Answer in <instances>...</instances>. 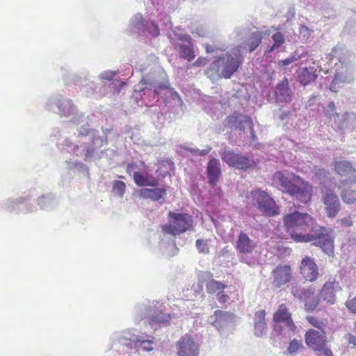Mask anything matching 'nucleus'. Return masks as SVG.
Returning <instances> with one entry per match:
<instances>
[{
	"label": "nucleus",
	"instance_id": "42",
	"mask_svg": "<svg viewBox=\"0 0 356 356\" xmlns=\"http://www.w3.org/2000/svg\"><path fill=\"white\" fill-rule=\"evenodd\" d=\"M298 59V58H297L294 56H290L284 60H280L278 62V66L280 68L284 67L285 66L290 65L293 62L296 61Z\"/></svg>",
	"mask_w": 356,
	"mask_h": 356
},
{
	"label": "nucleus",
	"instance_id": "12",
	"mask_svg": "<svg viewBox=\"0 0 356 356\" xmlns=\"http://www.w3.org/2000/svg\"><path fill=\"white\" fill-rule=\"evenodd\" d=\"M272 275V284L275 288H280L293 278L291 266L288 264H279L273 270Z\"/></svg>",
	"mask_w": 356,
	"mask_h": 356
},
{
	"label": "nucleus",
	"instance_id": "27",
	"mask_svg": "<svg viewBox=\"0 0 356 356\" xmlns=\"http://www.w3.org/2000/svg\"><path fill=\"white\" fill-rule=\"evenodd\" d=\"M170 320V315L163 313L161 311H154L149 317V323L153 327L155 325H167Z\"/></svg>",
	"mask_w": 356,
	"mask_h": 356
},
{
	"label": "nucleus",
	"instance_id": "40",
	"mask_svg": "<svg viewBox=\"0 0 356 356\" xmlns=\"http://www.w3.org/2000/svg\"><path fill=\"white\" fill-rule=\"evenodd\" d=\"M170 87L168 83H161L154 87V92L155 95H159L161 91L168 90L169 91Z\"/></svg>",
	"mask_w": 356,
	"mask_h": 356
},
{
	"label": "nucleus",
	"instance_id": "38",
	"mask_svg": "<svg viewBox=\"0 0 356 356\" xmlns=\"http://www.w3.org/2000/svg\"><path fill=\"white\" fill-rule=\"evenodd\" d=\"M266 323H254V334L261 337L266 332Z\"/></svg>",
	"mask_w": 356,
	"mask_h": 356
},
{
	"label": "nucleus",
	"instance_id": "36",
	"mask_svg": "<svg viewBox=\"0 0 356 356\" xmlns=\"http://www.w3.org/2000/svg\"><path fill=\"white\" fill-rule=\"evenodd\" d=\"M337 227L343 228V227H350L353 225V220L350 216H345L342 218L338 219L336 221Z\"/></svg>",
	"mask_w": 356,
	"mask_h": 356
},
{
	"label": "nucleus",
	"instance_id": "43",
	"mask_svg": "<svg viewBox=\"0 0 356 356\" xmlns=\"http://www.w3.org/2000/svg\"><path fill=\"white\" fill-rule=\"evenodd\" d=\"M149 32L152 34L153 36L156 37L159 35V29L156 24H152L149 29Z\"/></svg>",
	"mask_w": 356,
	"mask_h": 356
},
{
	"label": "nucleus",
	"instance_id": "29",
	"mask_svg": "<svg viewBox=\"0 0 356 356\" xmlns=\"http://www.w3.org/2000/svg\"><path fill=\"white\" fill-rule=\"evenodd\" d=\"M306 320L311 325L318 328L321 331H325L324 328L327 324V319L326 318H318L312 315L307 316Z\"/></svg>",
	"mask_w": 356,
	"mask_h": 356
},
{
	"label": "nucleus",
	"instance_id": "17",
	"mask_svg": "<svg viewBox=\"0 0 356 356\" xmlns=\"http://www.w3.org/2000/svg\"><path fill=\"white\" fill-rule=\"evenodd\" d=\"M225 124L227 127L235 126L236 128L240 130H244V124H247L250 129L253 130V123L250 117L248 115H243L242 114L234 113L232 115L228 116L225 120Z\"/></svg>",
	"mask_w": 356,
	"mask_h": 356
},
{
	"label": "nucleus",
	"instance_id": "15",
	"mask_svg": "<svg viewBox=\"0 0 356 356\" xmlns=\"http://www.w3.org/2000/svg\"><path fill=\"white\" fill-rule=\"evenodd\" d=\"M305 343L314 351L319 350L327 343L325 332L309 329L305 333Z\"/></svg>",
	"mask_w": 356,
	"mask_h": 356
},
{
	"label": "nucleus",
	"instance_id": "18",
	"mask_svg": "<svg viewBox=\"0 0 356 356\" xmlns=\"http://www.w3.org/2000/svg\"><path fill=\"white\" fill-rule=\"evenodd\" d=\"M179 40L186 42L181 43L178 46L179 57L188 61H192L195 58V54L191 38L185 35L179 37Z\"/></svg>",
	"mask_w": 356,
	"mask_h": 356
},
{
	"label": "nucleus",
	"instance_id": "1",
	"mask_svg": "<svg viewBox=\"0 0 356 356\" xmlns=\"http://www.w3.org/2000/svg\"><path fill=\"white\" fill-rule=\"evenodd\" d=\"M286 232L297 243L314 242L328 255L334 254V236L332 229L318 225L307 213L294 211L283 217Z\"/></svg>",
	"mask_w": 356,
	"mask_h": 356
},
{
	"label": "nucleus",
	"instance_id": "35",
	"mask_svg": "<svg viewBox=\"0 0 356 356\" xmlns=\"http://www.w3.org/2000/svg\"><path fill=\"white\" fill-rule=\"evenodd\" d=\"M126 190V184L122 181H115L113 184V191L120 197H123Z\"/></svg>",
	"mask_w": 356,
	"mask_h": 356
},
{
	"label": "nucleus",
	"instance_id": "9",
	"mask_svg": "<svg viewBox=\"0 0 356 356\" xmlns=\"http://www.w3.org/2000/svg\"><path fill=\"white\" fill-rule=\"evenodd\" d=\"M178 356H199L200 346L190 334H184L176 342Z\"/></svg>",
	"mask_w": 356,
	"mask_h": 356
},
{
	"label": "nucleus",
	"instance_id": "3",
	"mask_svg": "<svg viewBox=\"0 0 356 356\" xmlns=\"http://www.w3.org/2000/svg\"><path fill=\"white\" fill-rule=\"evenodd\" d=\"M241 47L232 49L231 52L223 56L217 57L207 71L209 76L215 73L220 78L229 79L241 65L243 57L241 54Z\"/></svg>",
	"mask_w": 356,
	"mask_h": 356
},
{
	"label": "nucleus",
	"instance_id": "23",
	"mask_svg": "<svg viewBox=\"0 0 356 356\" xmlns=\"http://www.w3.org/2000/svg\"><path fill=\"white\" fill-rule=\"evenodd\" d=\"M297 80L302 86H307L314 81L317 78V74L313 69L300 67L297 70Z\"/></svg>",
	"mask_w": 356,
	"mask_h": 356
},
{
	"label": "nucleus",
	"instance_id": "52",
	"mask_svg": "<svg viewBox=\"0 0 356 356\" xmlns=\"http://www.w3.org/2000/svg\"><path fill=\"white\" fill-rule=\"evenodd\" d=\"M141 83H145V80H144L143 79H142Z\"/></svg>",
	"mask_w": 356,
	"mask_h": 356
},
{
	"label": "nucleus",
	"instance_id": "13",
	"mask_svg": "<svg viewBox=\"0 0 356 356\" xmlns=\"http://www.w3.org/2000/svg\"><path fill=\"white\" fill-rule=\"evenodd\" d=\"M227 288V284L214 279H211L206 283L207 292L214 296L221 305H225L230 300V297L225 292Z\"/></svg>",
	"mask_w": 356,
	"mask_h": 356
},
{
	"label": "nucleus",
	"instance_id": "33",
	"mask_svg": "<svg viewBox=\"0 0 356 356\" xmlns=\"http://www.w3.org/2000/svg\"><path fill=\"white\" fill-rule=\"evenodd\" d=\"M324 113L330 120L335 119L339 116V114L336 111V106L333 102H330L327 104V109L325 110Z\"/></svg>",
	"mask_w": 356,
	"mask_h": 356
},
{
	"label": "nucleus",
	"instance_id": "6",
	"mask_svg": "<svg viewBox=\"0 0 356 356\" xmlns=\"http://www.w3.org/2000/svg\"><path fill=\"white\" fill-rule=\"evenodd\" d=\"M273 330L279 334H285L286 330L291 332H294L296 330L291 314L286 304H281L279 306L273 314Z\"/></svg>",
	"mask_w": 356,
	"mask_h": 356
},
{
	"label": "nucleus",
	"instance_id": "51",
	"mask_svg": "<svg viewBox=\"0 0 356 356\" xmlns=\"http://www.w3.org/2000/svg\"><path fill=\"white\" fill-rule=\"evenodd\" d=\"M44 200V197H41L38 201H39V204H42L43 202V200Z\"/></svg>",
	"mask_w": 356,
	"mask_h": 356
},
{
	"label": "nucleus",
	"instance_id": "48",
	"mask_svg": "<svg viewBox=\"0 0 356 356\" xmlns=\"http://www.w3.org/2000/svg\"><path fill=\"white\" fill-rule=\"evenodd\" d=\"M136 167V165L135 163H129V164H128L127 168V172L129 175H131L133 171L135 170Z\"/></svg>",
	"mask_w": 356,
	"mask_h": 356
},
{
	"label": "nucleus",
	"instance_id": "2",
	"mask_svg": "<svg viewBox=\"0 0 356 356\" xmlns=\"http://www.w3.org/2000/svg\"><path fill=\"white\" fill-rule=\"evenodd\" d=\"M273 180L280 185L283 192L300 202L307 204L312 200L314 186L299 175L291 173L286 176L278 171L273 175Z\"/></svg>",
	"mask_w": 356,
	"mask_h": 356
},
{
	"label": "nucleus",
	"instance_id": "45",
	"mask_svg": "<svg viewBox=\"0 0 356 356\" xmlns=\"http://www.w3.org/2000/svg\"><path fill=\"white\" fill-rule=\"evenodd\" d=\"M115 75L114 72H105L102 74L101 77L106 80H112L113 76Z\"/></svg>",
	"mask_w": 356,
	"mask_h": 356
},
{
	"label": "nucleus",
	"instance_id": "20",
	"mask_svg": "<svg viewBox=\"0 0 356 356\" xmlns=\"http://www.w3.org/2000/svg\"><path fill=\"white\" fill-rule=\"evenodd\" d=\"M207 174L209 184L212 186H215L222 174L219 160L215 158H211L209 160L207 164Z\"/></svg>",
	"mask_w": 356,
	"mask_h": 356
},
{
	"label": "nucleus",
	"instance_id": "39",
	"mask_svg": "<svg viewBox=\"0 0 356 356\" xmlns=\"http://www.w3.org/2000/svg\"><path fill=\"white\" fill-rule=\"evenodd\" d=\"M265 316L266 311L264 309L257 311L254 314V323H266Z\"/></svg>",
	"mask_w": 356,
	"mask_h": 356
},
{
	"label": "nucleus",
	"instance_id": "11",
	"mask_svg": "<svg viewBox=\"0 0 356 356\" xmlns=\"http://www.w3.org/2000/svg\"><path fill=\"white\" fill-rule=\"evenodd\" d=\"M322 202L326 216L330 218H335L341 210V202L337 195L332 191L328 190L322 195Z\"/></svg>",
	"mask_w": 356,
	"mask_h": 356
},
{
	"label": "nucleus",
	"instance_id": "19",
	"mask_svg": "<svg viewBox=\"0 0 356 356\" xmlns=\"http://www.w3.org/2000/svg\"><path fill=\"white\" fill-rule=\"evenodd\" d=\"M292 95L288 79L284 77L275 87V98L278 102L287 103L291 101Z\"/></svg>",
	"mask_w": 356,
	"mask_h": 356
},
{
	"label": "nucleus",
	"instance_id": "22",
	"mask_svg": "<svg viewBox=\"0 0 356 356\" xmlns=\"http://www.w3.org/2000/svg\"><path fill=\"white\" fill-rule=\"evenodd\" d=\"M264 35L261 31H254L248 35L245 40L242 43L241 49L248 50L249 52L254 51L261 43Z\"/></svg>",
	"mask_w": 356,
	"mask_h": 356
},
{
	"label": "nucleus",
	"instance_id": "46",
	"mask_svg": "<svg viewBox=\"0 0 356 356\" xmlns=\"http://www.w3.org/2000/svg\"><path fill=\"white\" fill-rule=\"evenodd\" d=\"M193 154L195 155H199V156H205L209 152V149H192L191 151Z\"/></svg>",
	"mask_w": 356,
	"mask_h": 356
},
{
	"label": "nucleus",
	"instance_id": "28",
	"mask_svg": "<svg viewBox=\"0 0 356 356\" xmlns=\"http://www.w3.org/2000/svg\"><path fill=\"white\" fill-rule=\"evenodd\" d=\"M341 197L343 202L351 204L356 202V184L343 186Z\"/></svg>",
	"mask_w": 356,
	"mask_h": 356
},
{
	"label": "nucleus",
	"instance_id": "4",
	"mask_svg": "<svg viewBox=\"0 0 356 356\" xmlns=\"http://www.w3.org/2000/svg\"><path fill=\"white\" fill-rule=\"evenodd\" d=\"M168 217L170 219L169 223L161 227L163 233L176 236L187 231L194 230L193 219L189 213L170 211Z\"/></svg>",
	"mask_w": 356,
	"mask_h": 356
},
{
	"label": "nucleus",
	"instance_id": "14",
	"mask_svg": "<svg viewBox=\"0 0 356 356\" xmlns=\"http://www.w3.org/2000/svg\"><path fill=\"white\" fill-rule=\"evenodd\" d=\"M300 271L302 277L307 282H314L318 276V269L314 260L309 257H305L301 261Z\"/></svg>",
	"mask_w": 356,
	"mask_h": 356
},
{
	"label": "nucleus",
	"instance_id": "44",
	"mask_svg": "<svg viewBox=\"0 0 356 356\" xmlns=\"http://www.w3.org/2000/svg\"><path fill=\"white\" fill-rule=\"evenodd\" d=\"M206 58H198L193 64L195 67L204 66L207 64Z\"/></svg>",
	"mask_w": 356,
	"mask_h": 356
},
{
	"label": "nucleus",
	"instance_id": "5",
	"mask_svg": "<svg viewBox=\"0 0 356 356\" xmlns=\"http://www.w3.org/2000/svg\"><path fill=\"white\" fill-rule=\"evenodd\" d=\"M249 198L252 205L257 207L264 216H274L279 213V208L275 202L266 191L261 190L252 191Z\"/></svg>",
	"mask_w": 356,
	"mask_h": 356
},
{
	"label": "nucleus",
	"instance_id": "50",
	"mask_svg": "<svg viewBox=\"0 0 356 356\" xmlns=\"http://www.w3.org/2000/svg\"><path fill=\"white\" fill-rule=\"evenodd\" d=\"M350 343H353L354 346L356 348V337H351L350 338Z\"/></svg>",
	"mask_w": 356,
	"mask_h": 356
},
{
	"label": "nucleus",
	"instance_id": "7",
	"mask_svg": "<svg viewBox=\"0 0 356 356\" xmlns=\"http://www.w3.org/2000/svg\"><path fill=\"white\" fill-rule=\"evenodd\" d=\"M221 159L229 167L237 170L246 171L253 169L257 162L242 154L235 153L232 150H225L220 154Z\"/></svg>",
	"mask_w": 356,
	"mask_h": 356
},
{
	"label": "nucleus",
	"instance_id": "21",
	"mask_svg": "<svg viewBox=\"0 0 356 356\" xmlns=\"http://www.w3.org/2000/svg\"><path fill=\"white\" fill-rule=\"evenodd\" d=\"M315 291L316 290L314 287L302 288L298 284L292 286L291 289V293L293 296L298 298L300 300L304 301L305 306L314 298Z\"/></svg>",
	"mask_w": 356,
	"mask_h": 356
},
{
	"label": "nucleus",
	"instance_id": "26",
	"mask_svg": "<svg viewBox=\"0 0 356 356\" xmlns=\"http://www.w3.org/2000/svg\"><path fill=\"white\" fill-rule=\"evenodd\" d=\"M233 314L231 312L223 310H216L213 315L211 318H214L211 324L218 329H220L229 319L232 317Z\"/></svg>",
	"mask_w": 356,
	"mask_h": 356
},
{
	"label": "nucleus",
	"instance_id": "10",
	"mask_svg": "<svg viewBox=\"0 0 356 356\" xmlns=\"http://www.w3.org/2000/svg\"><path fill=\"white\" fill-rule=\"evenodd\" d=\"M333 165L334 171L339 175L341 177L348 176V179L341 181L342 186L356 184V170L350 162L342 159L334 160Z\"/></svg>",
	"mask_w": 356,
	"mask_h": 356
},
{
	"label": "nucleus",
	"instance_id": "34",
	"mask_svg": "<svg viewBox=\"0 0 356 356\" xmlns=\"http://www.w3.org/2000/svg\"><path fill=\"white\" fill-rule=\"evenodd\" d=\"M303 348L302 340L293 339L289 343L288 352L290 354L297 353Z\"/></svg>",
	"mask_w": 356,
	"mask_h": 356
},
{
	"label": "nucleus",
	"instance_id": "47",
	"mask_svg": "<svg viewBox=\"0 0 356 356\" xmlns=\"http://www.w3.org/2000/svg\"><path fill=\"white\" fill-rule=\"evenodd\" d=\"M168 93L173 99H175L177 98L179 100H181L179 94L173 88H170L168 91Z\"/></svg>",
	"mask_w": 356,
	"mask_h": 356
},
{
	"label": "nucleus",
	"instance_id": "16",
	"mask_svg": "<svg viewBox=\"0 0 356 356\" xmlns=\"http://www.w3.org/2000/svg\"><path fill=\"white\" fill-rule=\"evenodd\" d=\"M256 247L257 243L246 233L243 231L239 232L235 245V249L238 254L242 255L250 254Z\"/></svg>",
	"mask_w": 356,
	"mask_h": 356
},
{
	"label": "nucleus",
	"instance_id": "37",
	"mask_svg": "<svg viewBox=\"0 0 356 356\" xmlns=\"http://www.w3.org/2000/svg\"><path fill=\"white\" fill-rule=\"evenodd\" d=\"M345 305L351 313L356 314V295L353 298L350 296Z\"/></svg>",
	"mask_w": 356,
	"mask_h": 356
},
{
	"label": "nucleus",
	"instance_id": "8",
	"mask_svg": "<svg viewBox=\"0 0 356 356\" xmlns=\"http://www.w3.org/2000/svg\"><path fill=\"white\" fill-rule=\"evenodd\" d=\"M321 302L327 305H334L336 302L334 282H325L318 296L305 305V311L308 312L315 310Z\"/></svg>",
	"mask_w": 356,
	"mask_h": 356
},
{
	"label": "nucleus",
	"instance_id": "32",
	"mask_svg": "<svg viewBox=\"0 0 356 356\" xmlns=\"http://www.w3.org/2000/svg\"><path fill=\"white\" fill-rule=\"evenodd\" d=\"M134 346H138V344H139L143 350L147 351H150L153 349V344H154V338L152 337V339L148 340H141L138 338H136L135 340H134Z\"/></svg>",
	"mask_w": 356,
	"mask_h": 356
},
{
	"label": "nucleus",
	"instance_id": "30",
	"mask_svg": "<svg viewBox=\"0 0 356 356\" xmlns=\"http://www.w3.org/2000/svg\"><path fill=\"white\" fill-rule=\"evenodd\" d=\"M272 39L274 41V44L272 47L268 48L266 50V52L268 53L272 52L275 49L280 47L285 41L283 34L280 32H276L274 33L272 36Z\"/></svg>",
	"mask_w": 356,
	"mask_h": 356
},
{
	"label": "nucleus",
	"instance_id": "25",
	"mask_svg": "<svg viewBox=\"0 0 356 356\" xmlns=\"http://www.w3.org/2000/svg\"><path fill=\"white\" fill-rule=\"evenodd\" d=\"M133 179L138 186H156L158 185L156 178L151 175H144L140 172H134Z\"/></svg>",
	"mask_w": 356,
	"mask_h": 356
},
{
	"label": "nucleus",
	"instance_id": "31",
	"mask_svg": "<svg viewBox=\"0 0 356 356\" xmlns=\"http://www.w3.org/2000/svg\"><path fill=\"white\" fill-rule=\"evenodd\" d=\"M195 246L200 254H208L210 252L209 240L197 239L195 242Z\"/></svg>",
	"mask_w": 356,
	"mask_h": 356
},
{
	"label": "nucleus",
	"instance_id": "24",
	"mask_svg": "<svg viewBox=\"0 0 356 356\" xmlns=\"http://www.w3.org/2000/svg\"><path fill=\"white\" fill-rule=\"evenodd\" d=\"M166 194L165 188H142L139 191V195L145 199H151L153 201H159L163 199Z\"/></svg>",
	"mask_w": 356,
	"mask_h": 356
},
{
	"label": "nucleus",
	"instance_id": "41",
	"mask_svg": "<svg viewBox=\"0 0 356 356\" xmlns=\"http://www.w3.org/2000/svg\"><path fill=\"white\" fill-rule=\"evenodd\" d=\"M315 352L318 353V356H333L332 350L327 346V344L320 348L319 350H316Z\"/></svg>",
	"mask_w": 356,
	"mask_h": 356
},
{
	"label": "nucleus",
	"instance_id": "49",
	"mask_svg": "<svg viewBox=\"0 0 356 356\" xmlns=\"http://www.w3.org/2000/svg\"><path fill=\"white\" fill-rule=\"evenodd\" d=\"M205 49L207 53H211L215 51V49L210 44H205Z\"/></svg>",
	"mask_w": 356,
	"mask_h": 356
}]
</instances>
